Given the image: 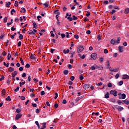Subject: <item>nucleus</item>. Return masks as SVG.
I'll return each instance as SVG.
<instances>
[{
  "label": "nucleus",
  "mask_w": 129,
  "mask_h": 129,
  "mask_svg": "<svg viewBox=\"0 0 129 129\" xmlns=\"http://www.w3.org/2000/svg\"><path fill=\"white\" fill-rule=\"evenodd\" d=\"M84 49V46L83 45H79L78 46V53H81Z\"/></svg>",
  "instance_id": "1"
},
{
  "label": "nucleus",
  "mask_w": 129,
  "mask_h": 129,
  "mask_svg": "<svg viewBox=\"0 0 129 129\" xmlns=\"http://www.w3.org/2000/svg\"><path fill=\"white\" fill-rule=\"evenodd\" d=\"M114 107L118 110V111H121V110H123V107L118 106L117 105H114Z\"/></svg>",
  "instance_id": "2"
},
{
  "label": "nucleus",
  "mask_w": 129,
  "mask_h": 129,
  "mask_svg": "<svg viewBox=\"0 0 129 129\" xmlns=\"http://www.w3.org/2000/svg\"><path fill=\"white\" fill-rule=\"evenodd\" d=\"M110 94H112L115 97L117 96V91H116V90H111L110 91Z\"/></svg>",
  "instance_id": "3"
},
{
  "label": "nucleus",
  "mask_w": 129,
  "mask_h": 129,
  "mask_svg": "<svg viewBox=\"0 0 129 129\" xmlns=\"http://www.w3.org/2000/svg\"><path fill=\"white\" fill-rule=\"evenodd\" d=\"M91 58H92L93 60H96V58H97V54L96 53H92L91 55Z\"/></svg>",
  "instance_id": "4"
},
{
  "label": "nucleus",
  "mask_w": 129,
  "mask_h": 129,
  "mask_svg": "<svg viewBox=\"0 0 129 129\" xmlns=\"http://www.w3.org/2000/svg\"><path fill=\"white\" fill-rule=\"evenodd\" d=\"M22 114L21 113H18L16 115V117H15V120H18V119H20V118H21L22 117Z\"/></svg>",
  "instance_id": "5"
},
{
  "label": "nucleus",
  "mask_w": 129,
  "mask_h": 129,
  "mask_svg": "<svg viewBox=\"0 0 129 129\" xmlns=\"http://www.w3.org/2000/svg\"><path fill=\"white\" fill-rule=\"evenodd\" d=\"M125 97H126V95L125 94L123 93L121 95V96H119V99H125Z\"/></svg>",
  "instance_id": "6"
},
{
  "label": "nucleus",
  "mask_w": 129,
  "mask_h": 129,
  "mask_svg": "<svg viewBox=\"0 0 129 129\" xmlns=\"http://www.w3.org/2000/svg\"><path fill=\"white\" fill-rule=\"evenodd\" d=\"M89 87H90V84H86L83 86V88L85 90H86V89H87V88H89Z\"/></svg>",
  "instance_id": "7"
},
{
  "label": "nucleus",
  "mask_w": 129,
  "mask_h": 129,
  "mask_svg": "<svg viewBox=\"0 0 129 129\" xmlns=\"http://www.w3.org/2000/svg\"><path fill=\"white\" fill-rule=\"evenodd\" d=\"M118 51L119 53H122V52H123V47L122 46H119L118 47Z\"/></svg>",
  "instance_id": "8"
},
{
  "label": "nucleus",
  "mask_w": 129,
  "mask_h": 129,
  "mask_svg": "<svg viewBox=\"0 0 129 129\" xmlns=\"http://www.w3.org/2000/svg\"><path fill=\"white\" fill-rule=\"evenodd\" d=\"M12 77L15 78L16 75H18V72L17 71H14L12 73Z\"/></svg>",
  "instance_id": "9"
},
{
  "label": "nucleus",
  "mask_w": 129,
  "mask_h": 129,
  "mask_svg": "<svg viewBox=\"0 0 129 129\" xmlns=\"http://www.w3.org/2000/svg\"><path fill=\"white\" fill-rule=\"evenodd\" d=\"M122 79H129L128 75H123L122 77Z\"/></svg>",
  "instance_id": "10"
},
{
  "label": "nucleus",
  "mask_w": 129,
  "mask_h": 129,
  "mask_svg": "<svg viewBox=\"0 0 129 129\" xmlns=\"http://www.w3.org/2000/svg\"><path fill=\"white\" fill-rule=\"evenodd\" d=\"M15 71V69L14 68H12V67H10L8 69V71H9V72H13V71Z\"/></svg>",
  "instance_id": "11"
},
{
  "label": "nucleus",
  "mask_w": 129,
  "mask_h": 129,
  "mask_svg": "<svg viewBox=\"0 0 129 129\" xmlns=\"http://www.w3.org/2000/svg\"><path fill=\"white\" fill-rule=\"evenodd\" d=\"M122 101L124 102V104L125 103V104L128 105V104H129L128 100L125 99V100H122Z\"/></svg>",
  "instance_id": "12"
},
{
  "label": "nucleus",
  "mask_w": 129,
  "mask_h": 129,
  "mask_svg": "<svg viewBox=\"0 0 129 129\" xmlns=\"http://www.w3.org/2000/svg\"><path fill=\"white\" fill-rule=\"evenodd\" d=\"M107 66L106 67V69H108L109 68L110 69V68H111V67H110V64L109 63V60H107Z\"/></svg>",
  "instance_id": "13"
},
{
  "label": "nucleus",
  "mask_w": 129,
  "mask_h": 129,
  "mask_svg": "<svg viewBox=\"0 0 129 129\" xmlns=\"http://www.w3.org/2000/svg\"><path fill=\"white\" fill-rule=\"evenodd\" d=\"M30 58L32 60H36V59H37V57L34 56V54H31V55L30 56Z\"/></svg>",
  "instance_id": "14"
},
{
  "label": "nucleus",
  "mask_w": 129,
  "mask_h": 129,
  "mask_svg": "<svg viewBox=\"0 0 129 129\" xmlns=\"http://www.w3.org/2000/svg\"><path fill=\"white\" fill-rule=\"evenodd\" d=\"M58 12V10H56L54 11L53 14H54L55 15H60V12Z\"/></svg>",
  "instance_id": "15"
},
{
  "label": "nucleus",
  "mask_w": 129,
  "mask_h": 129,
  "mask_svg": "<svg viewBox=\"0 0 129 129\" xmlns=\"http://www.w3.org/2000/svg\"><path fill=\"white\" fill-rule=\"evenodd\" d=\"M69 52H70V50L69 49H68L67 50L66 49L63 50V53H64V54H68Z\"/></svg>",
  "instance_id": "16"
},
{
  "label": "nucleus",
  "mask_w": 129,
  "mask_h": 129,
  "mask_svg": "<svg viewBox=\"0 0 129 129\" xmlns=\"http://www.w3.org/2000/svg\"><path fill=\"white\" fill-rule=\"evenodd\" d=\"M78 56L79 57H80V58H81V59H84L86 57V55L83 54V56H81V54H78Z\"/></svg>",
  "instance_id": "17"
},
{
  "label": "nucleus",
  "mask_w": 129,
  "mask_h": 129,
  "mask_svg": "<svg viewBox=\"0 0 129 129\" xmlns=\"http://www.w3.org/2000/svg\"><path fill=\"white\" fill-rule=\"evenodd\" d=\"M81 98H82V97L77 98L75 101V103H77V102H78V101H79Z\"/></svg>",
  "instance_id": "18"
},
{
  "label": "nucleus",
  "mask_w": 129,
  "mask_h": 129,
  "mask_svg": "<svg viewBox=\"0 0 129 129\" xmlns=\"http://www.w3.org/2000/svg\"><path fill=\"white\" fill-rule=\"evenodd\" d=\"M63 74H64V75H68V73H69V72L68 71V70H66L63 71Z\"/></svg>",
  "instance_id": "19"
},
{
  "label": "nucleus",
  "mask_w": 129,
  "mask_h": 129,
  "mask_svg": "<svg viewBox=\"0 0 129 129\" xmlns=\"http://www.w3.org/2000/svg\"><path fill=\"white\" fill-rule=\"evenodd\" d=\"M105 98H109V93L107 92L106 94L105 95Z\"/></svg>",
  "instance_id": "20"
},
{
  "label": "nucleus",
  "mask_w": 129,
  "mask_h": 129,
  "mask_svg": "<svg viewBox=\"0 0 129 129\" xmlns=\"http://www.w3.org/2000/svg\"><path fill=\"white\" fill-rule=\"evenodd\" d=\"M124 14H128L129 13V8H126L125 9L124 11Z\"/></svg>",
  "instance_id": "21"
},
{
  "label": "nucleus",
  "mask_w": 129,
  "mask_h": 129,
  "mask_svg": "<svg viewBox=\"0 0 129 129\" xmlns=\"http://www.w3.org/2000/svg\"><path fill=\"white\" fill-rule=\"evenodd\" d=\"M6 100H7V101H11L12 99H11V97L10 96H8L7 98H6Z\"/></svg>",
  "instance_id": "22"
},
{
  "label": "nucleus",
  "mask_w": 129,
  "mask_h": 129,
  "mask_svg": "<svg viewBox=\"0 0 129 129\" xmlns=\"http://www.w3.org/2000/svg\"><path fill=\"white\" fill-rule=\"evenodd\" d=\"M2 93L3 94V96H5V95H6V90L5 89H3Z\"/></svg>",
  "instance_id": "23"
},
{
  "label": "nucleus",
  "mask_w": 129,
  "mask_h": 129,
  "mask_svg": "<svg viewBox=\"0 0 129 129\" xmlns=\"http://www.w3.org/2000/svg\"><path fill=\"white\" fill-rule=\"evenodd\" d=\"M110 43H111V44H112V45H115V41L113 39L111 40Z\"/></svg>",
  "instance_id": "24"
},
{
  "label": "nucleus",
  "mask_w": 129,
  "mask_h": 129,
  "mask_svg": "<svg viewBox=\"0 0 129 129\" xmlns=\"http://www.w3.org/2000/svg\"><path fill=\"white\" fill-rule=\"evenodd\" d=\"M117 103H118V104H119V105H121V103L122 104H124V103L121 102V101H120L119 100L117 101Z\"/></svg>",
  "instance_id": "25"
},
{
  "label": "nucleus",
  "mask_w": 129,
  "mask_h": 129,
  "mask_svg": "<svg viewBox=\"0 0 129 129\" xmlns=\"http://www.w3.org/2000/svg\"><path fill=\"white\" fill-rule=\"evenodd\" d=\"M14 6H15V7L19 6V2H18V1H15Z\"/></svg>",
  "instance_id": "26"
},
{
  "label": "nucleus",
  "mask_w": 129,
  "mask_h": 129,
  "mask_svg": "<svg viewBox=\"0 0 129 129\" xmlns=\"http://www.w3.org/2000/svg\"><path fill=\"white\" fill-rule=\"evenodd\" d=\"M29 35H32L33 34V35H35V33L34 32V31H33V30H30V31H29L28 33Z\"/></svg>",
  "instance_id": "27"
},
{
  "label": "nucleus",
  "mask_w": 129,
  "mask_h": 129,
  "mask_svg": "<svg viewBox=\"0 0 129 129\" xmlns=\"http://www.w3.org/2000/svg\"><path fill=\"white\" fill-rule=\"evenodd\" d=\"M3 22L5 23H7V22H8V17H5Z\"/></svg>",
  "instance_id": "28"
},
{
  "label": "nucleus",
  "mask_w": 129,
  "mask_h": 129,
  "mask_svg": "<svg viewBox=\"0 0 129 129\" xmlns=\"http://www.w3.org/2000/svg\"><path fill=\"white\" fill-rule=\"evenodd\" d=\"M19 39L20 40H23L24 39V36H23L22 34H19Z\"/></svg>",
  "instance_id": "29"
},
{
  "label": "nucleus",
  "mask_w": 129,
  "mask_h": 129,
  "mask_svg": "<svg viewBox=\"0 0 129 129\" xmlns=\"http://www.w3.org/2000/svg\"><path fill=\"white\" fill-rule=\"evenodd\" d=\"M123 84V81H120L118 83V85L119 86H121Z\"/></svg>",
  "instance_id": "30"
},
{
  "label": "nucleus",
  "mask_w": 129,
  "mask_h": 129,
  "mask_svg": "<svg viewBox=\"0 0 129 129\" xmlns=\"http://www.w3.org/2000/svg\"><path fill=\"white\" fill-rule=\"evenodd\" d=\"M10 5H12V3H11V2H8L7 4H6V7H7V8H10Z\"/></svg>",
  "instance_id": "31"
},
{
  "label": "nucleus",
  "mask_w": 129,
  "mask_h": 129,
  "mask_svg": "<svg viewBox=\"0 0 129 129\" xmlns=\"http://www.w3.org/2000/svg\"><path fill=\"white\" fill-rule=\"evenodd\" d=\"M33 25V28H34V29H37V24H36V22H34Z\"/></svg>",
  "instance_id": "32"
},
{
  "label": "nucleus",
  "mask_w": 129,
  "mask_h": 129,
  "mask_svg": "<svg viewBox=\"0 0 129 129\" xmlns=\"http://www.w3.org/2000/svg\"><path fill=\"white\" fill-rule=\"evenodd\" d=\"M80 79L81 81H82L83 79H84V77H83V75H80Z\"/></svg>",
  "instance_id": "33"
},
{
  "label": "nucleus",
  "mask_w": 129,
  "mask_h": 129,
  "mask_svg": "<svg viewBox=\"0 0 129 129\" xmlns=\"http://www.w3.org/2000/svg\"><path fill=\"white\" fill-rule=\"evenodd\" d=\"M43 5H44V6H45L44 8H48V7H49V4H48L46 3L43 4Z\"/></svg>",
  "instance_id": "34"
},
{
  "label": "nucleus",
  "mask_w": 129,
  "mask_h": 129,
  "mask_svg": "<svg viewBox=\"0 0 129 129\" xmlns=\"http://www.w3.org/2000/svg\"><path fill=\"white\" fill-rule=\"evenodd\" d=\"M115 12H116V11H115V10H112V12H110V15H113V14L114 13H115Z\"/></svg>",
  "instance_id": "35"
},
{
  "label": "nucleus",
  "mask_w": 129,
  "mask_h": 129,
  "mask_svg": "<svg viewBox=\"0 0 129 129\" xmlns=\"http://www.w3.org/2000/svg\"><path fill=\"white\" fill-rule=\"evenodd\" d=\"M74 38H75V39H79V36L77 34H76L74 35Z\"/></svg>",
  "instance_id": "36"
},
{
  "label": "nucleus",
  "mask_w": 129,
  "mask_h": 129,
  "mask_svg": "<svg viewBox=\"0 0 129 129\" xmlns=\"http://www.w3.org/2000/svg\"><path fill=\"white\" fill-rule=\"evenodd\" d=\"M5 79V76L4 75H2L1 76V78H0V81H3Z\"/></svg>",
  "instance_id": "37"
},
{
  "label": "nucleus",
  "mask_w": 129,
  "mask_h": 129,
  "mask_svg": "<svg viewBox=\"0 0 129 129\" xmlns=\"http://www.w3.org/2000/svg\"><path fill=\"white\" fill-rule=\"evenodd\" d=\"M19 89H20V87H17L16 89H15L14 90V91L15 92H17L19 91Z\"/></svg>",
  "instance_id": "38"
},
{
  "label": "nucleus",
  "mask_w": 129,
  "mask_h": 129,
  "mask_svg": "<svg viewBox=\"0 0 129 129\" xmlns=\"http://www.w3.org/2000/svg\"><path fill=\"white\" fill-rule=\"evenodd\" d=\"M68 20H69L70 22H71V21H73V18L72 17H68Z\"/></svg>",
  "instance_id": "39"
},
{
  "label": "nucleus",
  "mask_w": 129,
  "mask_h": 129,
  "mask_svg": "<svg viewBox=\"0 0 129 129\" xmlns=\"http://www.w3.org/2000/svg\"><path fill=\"white\" fill-rule=\"evenodd\" d=\"M21 109H20V108L16 109V112L17 113H20V112H21Z\"/></svg>",
  "instance_id": "40"
},
{
  "label": "nucleus",
  "mask_w": 129,
  "mask_h": 129,
  "mask_svg": "<svg viewBox=\"0 0 129 129\" xmlns=\"http://www.w3.org/2000/svg\"><path fill=\"white\" fill-rule=\"evenodd\" d=\"M62 39H64V38H65V34L64 33H61V35H60Z\"/></svg>",
  "instance_id": "41"
},
{
  "label": "nucleus",
  "mask_w": 129,
  "mask_h": 129,
  "mask_svg": "<svg viewBox=\"0 0 129 129\" xmlns=\"http://www.w3.org/2000/svg\"><path fill=\"white\" fill-rule=\"evenodd\" d=\"M73 20H78V18L77 17L75 16V15L73 16Z\"/></svg>",
  "instance_id": "42"
},
{
  "label": "nucleus",
  "mask_w": 129,
  "mask_h": 129,
  "mask_svg": "<svg viewBox=\"0 0 129 129\" xmlns=\"http://www.w3.org/2000/svg\"><path fill=\"white\" fill-rule=\"evenodd\" d=\"M55 96L54 97V99H57L58 98V93H55Z\"/></svg>",
  "instance_id": "43"
},
{
  "label": "nucleus",
  "mask_w": 129,
  "mask_h": 129,
  "mask_svg": "<svg viewBox=\"0 0 129 129\" xmlns=\"http://www.w3.org/2000/svg\"><path fill=\"white\" fill-rule=\"evenodd\" d=\"M46 122H44L43 123V126H42V128L44 129V128H46Z\"/></svg>",
  "instance_id": "44"
},
{
  "label": "nucleus",
  "mask_w": 129,
  "mask_h": 129,
  "mask_svg": "<svg viewBox=\"0 0 129 129\" xmlns=\"http://www.w3.org/2000/svg\"><path fill=\"white\" fill-rule=\"evenodd\" d=\"M89 22V20L88 19V18H87V17H85V19L84 20V22Z\"/></svg>",
  "instance_id": "45"
},
{
  "label": "nucleus",
  "mask_w": 129,
  "mask_h": 129,
  "mask_svg": "<svg viewBox=\"0 0 129 129\" xmlns=\"http://www.w3.org/2000/svg\"><path fill=\"white\" fill-rule=\"evenodd\" d=\"M86 16V17H89V16H90V12L89 11H88L87 12Z\"/></svg>",
  "instance_id": "46"
},
{
  "label": "nucleus",
  "mask_w": 129,
  "mask_h": 129,
  "mask_svg": "<svg viewBox=\"0 0 129 129\" xmlns=\"http://www.w3.org/2000/svg\"><path fill=\"white\" fill-rule=\"evenodd\" d=\"M18 47H21V46H22V42L21 41H19L18 43Z\"/></svg>",
  "instance_id": "47"
},
{
  "label": "nucleus",
  "mask_w": 129,
  "mask_h": 129,
  "mask_svg": "<svg viewBox=\"0 0 129 129\" xmlns=\"http://www.w3.org/2000/svg\"><path fill=\"white\" fill-rule=\"evenodd\" d=\"M2 55H3V56H7V52H6V51H4L2 53Z\"/></svg>",
  "instance_id": "48"
},
{
  "label": "nucleus",
  "mask_w": 129,
  "mask_h": 129,
  "mask_svg": "<svg viewBox=\"0 0 129 129\" xmlns=\"http://www.w3.org/2000/svg\"><path fill=\"white\" fill-rule=\"evenodd\" d=\"M54 106L55 108H58V106H59V105L57 103H55V104H54Z\"/></svg>",
  "instance_id": "49"
},
{
  "label": "nucleus",
  "mask_w": 129,
  "mask_h": 129,
  "mask_svg": "<svg viewBox=\"0 0 129 129\" xmlns=\"http://www.w3.org/2000/svg\"><path fill=\"white\" fill-rule=\"evenodd\" d=\"M68 67L69 68V69H72V65L69 64L68 65Z\"/></svg>",
  "instance_id": "50"
},
{
  "label": "nucleus",
  "mask_w": 129,
  "mask_h": 129,
  "mask_svg": "<svg viewBox=\"0 0 129 129\" xmlns=\"http://www.w3.org/2000/svg\"><path fill=\"white\" fill-rule=\"evenodd\" d=\"M104 53L105 54H107V53H108V50L107 49H105L104 50Z\"/></svg>",
  "instance_id": "51"
},
{
  "label": "nucleus",
  "mask_w": 129,
  "mask_h": 129,
  "mask_svg": "<svg viewBox=\"0 0 129 129\" xmlns=\"http://www.w3.org/2000/svg\"><path fill=\"white\" fill-rule=\"evenodd\" d=\"M9 40H7L6 42H5L6 45V47H8V46H9Z\"/></svg>",
  "instance_id": "52"
},
{
  "label": "nucleus",
  "mask_w": 129,
  "mask_h": 129,
  "mask_svg": "<svg viewBox=\"0 0 129 129\" xmlns=\"http://www.w3.org/2000/svg\"><path fill=\"white\" fill-rule=\"evenodd\" d=\"M62 103H63V104H66V103H67V101H66V99L63 100Z\"/></svg>",
  "instance_id": "53"
},
{
  "label": "nucleus",
  "mask_w": 129,
  "mask_h": 129,
  "mask_svg": "<svg viewBox=\"0 0 129 129\" xmlns=\"http://www.w3.org/2000/svg\"><path fill=\"white\" fill-rule=\"evenodd\" d=\"M70 79L72 81H73L74 80V79H75V77H74V76H72V77H71Z\"/></svg>",
  "instance_id": "54"
},
{
  "label": "nucleus",
  "mask_w": 129,
  "mask_h": 129,
  "mask_svg": "<svg viewBox=\"0 0 129 129\" xmlns=\"http://www.w3.org/2000/svg\"><path fill=\"white\" fill-rule=\"evenodd\" d=\"M104 5H108V2L107 1H105L103 2Z\"/></svg>",
  "instance_id": "55"
},
{
  "label": "nucleus",
  "mask_w": 129,
  "mask_h": 129,
  "mask_svg": "<svg viewBox=\"0 0 129 129\" xmlns=\"http://www.w3.org/2000/svg\"><path fill=\"white\" fill-rule=\"evenodd\" d=\"M107 86L108 87H112V85L111 84V83H109L108 84Z\"/></svg>",
  "instance_id": "56"
},
{
  "label": "nucleus",
  "mask_w": 129,
  "mask_h": 129,
  "mask_svg": "<svg viewBox=\"0 0 129 129\" xmlns=\"http://www.w3.org/2000/svg\"><path fill=\"white\" fill-rule=\"evenodd\" d=\"M66 34L67 38H69L70 37V35H69V33L66 32Z\"/></svg>",
  "instance_id": "57"
},
{
  "label": "nucleus",
  "mask_w": 129,
  "mask_h": 129,
  "mask_svg": "<svg viewBox=\"0 0 129 129\" xmlns=\"http://www.w3.org/2000/svg\"><path fill=\"white\" fill-rule=\"evenodd\" d=\"M26 68H30V64L27 63L25 66Z\"/></svg>",
  "instance_id": "58"
},
{
  "label": "nucleus",
  "mask_w": 129,
  "mask_h": 129,
  "mask_svg": "<svg viewBox=\"0 0 129 129\" xmlns=\"http://www.w3.org/2000/svg\"><path fill=\"white\" fill-rule=\"evenodd\" d=\"M41 95H45V91H42L40 93Z\"/></svg>",
  "instance_id": "59"
},
{
  "label": "nucleus",
  "mask_w": 129,
  "mask_h": 129,
  "mask_svg": "<svg viewBox=\"0 0 129 129\" xmlns=\"http://www.w3.org/2000/svg\"><path fill=\"white\" fill-rule=\"evenodd\" d=\"M35 112L36 113H40V110H39V109H36L35 110Z\"/></svg>",
  "instance_id": "60"
},
{
  "label": "nucleus",
  "mask_w": 129,
  "mask_h": 129,
  "mask_svg": "<svg viewBox=\"0 0 129 129\" xmlns=\"http://www.w3.org/2000/svg\"><path fill=\"white\" fill-rule=\"evenodd\" d=\"M97 39H98V41H99V40H101V36L100 35H99L98 36Z\"/></svg>",
  "instance_id": "61"
},
{
  "label": "nucleus",
  "mask_w": 129,
  "mask_h": 129,
  "mask_svg": "<svg viewBox=\"0 0 129 129\" xmlns=\"http://www.w3.org/2000/svg\"><path fill=\"white\" fill-rule=\"evenodd\" d=\"M32 105L33 107H37V104L35 103H32Z\"/></svg>",
  "instance_id": "62"
},
{
  "label": "nucleus",
  "mask_w": 129,
  "mask_h": 129,
  "mask_svg": "<svg viewBox=\"0 0 129 129\" xmlns=\"http://www.w3.org/2000/svg\"><path fill=\"white\" fill-rule=\"evenodd\" d=\"M91 70H95V67H94V66H92V67H91Z\"/></svg>",
  "instance_id": "63"
},
{
  "label": "nucleus",
  "mask_w": 129,
  "mask_h": 129,
  "mask_svg": "<svg viewBox=\"0 0 129 129\" xmlns=\"http://www.w3.org/2000/svg\"><path fill=\"white\" fill-rule=\"evenodd\" d=\"M26 73H24L22 75V77L25 78L26 77Z\"/></svg>",
  "instance_id": "64"
}]
</instances>
